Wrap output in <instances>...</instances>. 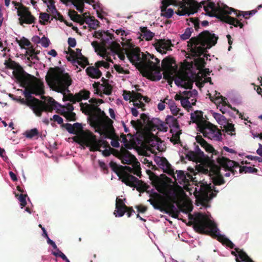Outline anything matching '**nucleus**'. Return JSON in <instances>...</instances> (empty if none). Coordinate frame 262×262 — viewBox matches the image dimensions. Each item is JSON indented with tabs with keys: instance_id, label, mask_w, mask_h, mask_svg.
Returning a JSON list of instances; mask_svg holds the SVG:
<instances>
[{
	"instance_id": "f257e3e1",
	"label": "nucleus",
	"mask_w": 262,
	"mask_h": 262,
	"mask_svg": "<svg viewBox=\"0 0 262 262\" xmlns=\"http://www.w3.org/2000/svg\"><path fill=\"white\" fill-rule=\"evenodd\" d=\"M28 83L18 81L20 85L25 88L24 95L26 98V104L29 106L37 116L40 117L43 112H52L60 105L53 98L49 97L47 102L42 101L32 96L42 95L45 94L44 85L42 82L37 80L36 78L31 75Z\"/></svg>"
},
{
	"instance_id": "f03ea898",
	"label": "nucleus",
	"mask_w": 262,
	"mask_h": 262,
	"mask_svg": "<svg viewBox=\"0 0 262 262\" xmlns=\"http://www.w3.org/2000/svg\"><path fill=\"white\" fill-rule=\"evenodd\" d=\"M218 38L214 34L206 30L202 32L198 36L192 37L188 41V46L191 48L192 54L195 57L193 61L197 69L201 70L205 67L206 63L204 58L201 57V56L203 55L207 59V55L205 54L206 50L214 46Z\"/></svg>"
},
{
	"instance_id": "7ed1b4c3",
	"label": "nucleus",
	"mask_w": 262,
	"mask_h": 262,
	"mask_svg": "<svg viewBox=\"0 0 262 262\" xmlns=\"http://www.w3.org/2000/svg\"><path fill=\"white\" fill-rule=\"evenodd\" d=\"M50 120H53L61 124L69 133L78 135L79 142L89 147L91 151H96L99 149L101 145L104 144L105 146L107 144L105 141L97 140L96 136L91 131L83 130L82 126L79 123H75L73 125L70 123L64 124L63 119L57 115H54L50 118Z\"/></svg>"
},
{
	"instance_id": "20e7f679",
	"label": "nucleus",
	"mask_w": 262,
	"mask_h": 262,
	"mask_svg": "<svg viewBox=\"0 0 262 262\" xmlns=\"http://www.w3.org/2000/svg\"><path fill=\"white\" fill-rule=\"evenodd\" d=\"M189 219L193 220V228L194 230L201 234H205L216 238L217 241L231 249L234 248V244L225 236L220 233L216 224L208 216L202 213H198L195 216L189 214Z\"/></svg>"
},
{
	"instance_id": "39448f33",
	"label": "nucleus",
	"mask_w": 262,
	"mask_h": 262,
	"mask_svg": "<svg viewBox=\"0 0 262 262\" xmlns=\"http://www.w3.org/2000/svg\"><path fill=\"white\" fill-rule=\"evenodd\" d=\"M161 68V71H163V78L169 84H172L174 80L175 84L179 86L186 89H192L193 81L186 72L180 73L173 78L174 74L177 71V66L173 58L168 56L164 58L162 61Z\"/></svg>"
},
{
	"instance_id": "423d86ee",
	"label": "nucleus",
	"mask_w": 262,
	"mask_h": 262,
	"mask_svg": "<svg viewBox=\"0 0 262 262\" xmlns=\"http://www.w3.org/2000/svg\"><path fill=\"white\" fill-rule=\"evenodd\" d=\"M161 4V15L167 18H171L173 14L171 8L167 9L171 5L180 6L176 12L179 15L193 14L197 12V9L201 6L195 0H162Z\"/></svg>"
},
{
	"instance_id": "0eeeda50",
	"label": "nucleus",
	"mask_w": 262,
	"mask_h": 262,
	"mask_svg": "<svg viewBox=\"0 0 262 262\" xmlns=\"http://www.w3.org/2000/svg\"><path fill=\"white\" fill-rule=\"evenodd\" d=\"M50 73L46 76V80L50 88L58 92H64L72 83L70 75L59 67L50 68Z\"/></svg>"
},
{
	"instance_id": "6e6552de",
	"label": "nucleus",
	"mask_w": 262,
	"mask_h": 262,
	"mask_svg": "<svg viewBox=\"0 0 262 262\" xmlns=\"http://www.w3.org/2000/svg\"><path fill=\"white\" fill-rule=\"evenodd\" d=\"M198 4L201 6L197 9V11L202 7V5H203L204 10L208 15L216 17L222 21L233 25L235 27H239L240 28H243L244 25L240 20L229 16V14H231V11L228 10V7L224 8L216 7L214 3H206L205 1Z\"/></svg>"
},
{
	"instance_id": "1a4fd4ad",
	"label": "nucleus",
	"mask_w": 262,
	"mask_h": 262,
	"mask_svg": "<svg viewBox=\"0 0 262 262\" xmlns=\"http://www.w3.org/2000/svg\"><path fill=\"white\" fill-rule=\"evenodd\" d=\"M126 54L129 61L135 66L143 76L150 75L149 69L151 67V62L147 60V55L141 53L139 47L126 51Z\"/></svg>"
},
{
	"instance_id": "9d476101",
	"label": "nucleus",
	"mask_w": 262,
	"mask_h": 262,
	"mask_svg": "<svg viewBox=\"0 0 262 262\" xmlns=\"http://www.w3.org/2000/svg\"><path fill=\"white\" fill-rule=\"evenodd\" d=\"M80 110L82 113L89 115V121L90 125L94 127L95 132H102L103 120L100 118L99 113L102 110L98 106L89 105L88 103H80Z\"/></svg>"
},
{
	"instance_id": "9b49d317",
	"label": "nucleus",
	"mask_w": 262,
	"mask_h": 262,
	"mask_svg": "<svg viewBox=\"0 0 262 262\" xmlns=\"http://www.w3.org/2000/svg\"><path fill=\"white\" fill-rule=\"evenodd\" d=\"M199 130L203 134L204 137L217 141L222 140V133L217 127L210 122L202 123Z\"/></svg>"
},
{
	"instance_id": "f8f14e48",
	"label": "nucleus",
	"mask_w": 262,
	"mask_h": 262,
	"mask_svg": "<svg viewBox=\"0 0 262 262\" xmlns=\"http://www.w3.org/2000/svg\"><path fill=\"white\" fill-rule=\"evenodd\" d=\"M4 64L7 68L14 70L13 74L18 81L28 83L31 75L26 72L18 63L9 58L8 60H5Z\"/></svg>"
},
{
	"instance_id": "ddd939ff",
	"label": "nucleus",
	"mask_w": 262,
	"mask_h": 262,
	"mask_svg": "<svg viewBox=\"0 0 262 262\" xmlns=\"http://www.w3.org/2000/svg\"><path fill=\"white\" fill-rule=\"evenodd\" d=\"M123 50L124 49L121 48L118 43L113 41L107 49L103 50V55H102V56L103 58H105L107 61L112 63H113V61L111 58V56L114 57V59H115V56L116 55L118 56L120 60H124L125 55L122 52Z\"/></svg>"
},
{
	"instance_id": "4468645a",
	"label": "nucleus",
	"mask_w": 262,
	"mask_h": 262,
	"mask_svg": "<svg viewBox=\"0 0 262 262\" xmlns=\"http://www.w3.org/2000/svg\"><path fill=\"white\" fill-rule=\"evenodd\" d=\"M147 60L151 62V67L150 68V74L148 76H145L147 78L152 81L160 80L162 78L161 74V68L160 66V60L155 57L154 55L149 53L147 55Z\"/></svg>"
},
{
	"instance_id": "2eb2a0df",
	"label": "nucleus",
	"mask_w": 262,
	"mask_h": 262,
	"mask_svg": "<svg viewBox=\"0 0 262 262\" xmlns=\"http://www.w3.org/2000/svg\"><path fill=\"white\" fill-rule=\"evenodd\" d=\"M99 116L103 120V128L102 132H97L104 138H112L115 136V129L113 126V121L106 115L103 111L99 113Z\"/></svg>"
},
{
	"instance_id": "dca6fc26",
	"label": "nucleus",
	"mask_w": 262,
	"mask_h": 262,
	"mask_svg": "<svg viewBox=\"0 0 262 262\" xmlns=\"http://www.w3.org/2000/svg\"><path fill=\"white\" fill-rule=\"evenodd\" d=\"M123 183L127 186L135 187L140 192L145 191L149 186L141 180L132 174H127L125 173L123 176Z\"/></svg>"
},
{
	"instance_id": "f3484780",
	"label": "nucleus",
	"mask_w": 262,
	"mask_h": 262,
	"mask_svg": "<svg viewBox=\"0 0 262 262\" xmlns=\"http://www.w3.org/2000/svg\"><path fill=\"white\" fill-rule=\"evenodd\" d=\"M17 15L19 24L22 25L23 24H32L35 23V17L33 16L29 8L24 5H21L20 8H17Z\"/></svg>"
},
{
	"instance_id": "a211bd4d",
	"label": "nucleus",
	"mask_w": 262,
	"mask_h": 262,
	"mask_svg": "<svg viewBox=\"0 0 262 262\" xmlns=\"http://www.w3.org/2000/svg\"><path fill=\"white\" fill-rule=\"evenodd\" d=\"M200 194L202 198L207 200L208 199H212L215 196V194L212 192L213 190L216 193L218 192V191L215 190L214 187L212 188L211 184H208L206 182L200 181Z\"/></svg>"
},
{
	"instance_id": "6ab92c4d",
	"label": "nucleus",
	"mask_w": 262,
	"mask_h": 262,
	"mask_svg": "<svg viewBox=\"0 0 262 262\" xmlns=\"http://www.w3.org/2000/svg\"><path fill=\"white\" fill-rule=\"evenodd\" d=\"M117 157L121 160L124 164H131L137 161L136 157L123 147L120 149Z\"/></svg>"
},
{
	"instance_id": "aec40b11",
	"label": "nucleus",
	"mask_w": 262,
	"mask_h": 262,
	"mask_svg": "<svg viewBox=\"0 0 262 262\" xmlns=\"http://www.w3.org/2000/svg\"><path fill=\"white\" fill-rule=\"evenodd\" d=\"M90 92L89 91L83 90L75 95L72 94L68 95L66 97V100L75 103L76 102L81 101L82 99H88L90 97Z\"/></svg>"
},
{
	"instance_id": "412c9836",
	"label": "nucleus",
	"mask_w": 262,
	"mask_h": 262,
	"mask_svg": "<svg viewBox=\"0 0 262 262\" xmlns=\"http://www.w3.org/2000/svg\"><path fill=\"white\" fill-rule=\"evenodd\" d=\"M216 160L220 166L225 168L226 171H228L235 167H240L238 163L224 157H218Z\"/></svg>"
},
{
	"instance_id": "4be33fe9",
	"label": "nucleus",
	"mask_w": 262,
	"mask_h": 262,
	"mask_svg": "<svg viewBox=\"0 0 262 262\" xmlns=\"http://www.w3.org/2000/svg\"><path fill=\"white\" fill-rule=\"evenodd\" d=\"M155 161L158 166L163 169L164 172L170 176L174 174L173 169L165 158L158 157L155 159Z\"/></svg>"
},
{
	"instance_id": "5701e85b",
	"label": "nucleus",
	"mask_w": 262,
	"mask_h": 262,
	"mask_svg": "<svg viewBox=\"0 0 262 262\" xmlns=\"http://www.w3.org/2000/svg\"><path fill=\"white\" fill-rule=\"evenodd\" d=\"M171 46V42L170 40L161 39L154 43V46L157 51L162 54H166V51L170 49Z\"/></svg>"
},
{
	"instance_id": "b1692460",
	"label": "nucleus",
	"mask_w": 262,
	"mask_h": 262,
	"mask_svg": "<svg viewBox=\"0 0 262 262\" xmlns=\"http://www.w3.org/2000/svg\"><path fill=\"white\" fill-rule=\"evenodd\" d=\"M196 141L206 152L211 153L212 155H219V152L215 150L213 146L208 143L200 135H197L195 137Z\"/></svg>"
},
{
	"instance_id": "393cba45",
	"label": "nucleus",
	"mask_w": 262,
	"mask_h": 262,
	"mask_svg": "<svg viewBox=\"0 0 262 262\" xmlns=\"http://www.w3.org/2000/svg\"><path fill=\"white\" fill-rule=\"evenodd\" d=\"M195 151H188L186 157L191 161L196 162L204 157V152L200 149L198 145L195 148Z\"/></svg>"
},
{
	"instance_id": "a878e982",
	"label": "nucleus",
	"mask_w": 262,
	"mask_h": 262,
	"mask_svg": "<svg viewBox=\"0 0 262 262\" xmlns=\"http://www.w3.org/2000/svg\"><path fill=\"white\" fill-rule=\"evenodd\" d=\"M104 33H104L103 36L101 39V42L103 46L101 49L102 53V55H103V50L104 49H107L111 46V43L114 41H110L114 39L113 34L110 33L108 31H105Z\"/></svg>"
},
{
	"instance_id": "bb28decb",
	"label": "nucleus",
	"mask_w": 262,
	"mask_h": 262,
	"mask_svg": "<svg viewBox=\"0 0 262 262\" xmlns=\"http://www.w3.org/2000/svg\"><path fill=\"white\" fill-rule=\"evenodd\" d=\"M191 120L193 123L197 124L199 129L200 128L202 123L206 122L203 117V112L201 111H196L191 114Z\"/></svg>"
},
{
	"instance_id": "cd10ccee",
	"label": "nucleus",
	"mask_w": 262,
	"mask_h": 262,
	"mask_svg": "<svg viewBox=\"0 0 262 262\" xmlns=\"http://www.w3.org/2000/svg\"><path fill=\"white\" fill-rule=\"evenodd\" d=\"M127 207L122 199L117 198L116 202V210L114 212V214H115L116 216H117L115 212H117L118 214V216L121 217L123 216L125 213L124 209L127 208Z\"/></svg>"
},
{
	"instance_id": "c85d7f7f",
	"label": "nucleus",
	"mask_w": 262,
	"mask_h": 262,
	"mask_svg": "<svg viewBox=\"0 0 262 262\" xmlns=\"http://www.w3.org/2000/svg\"><path fill=\"white\" fill-rule=\"evenodd\" d=\"M110 166L112 170L116 173V174L119 177V179L121 180V181L123 182V176L125 173L127 174H130L129 173H128L126 171H123V172H121L122 171V165H118L116 162L114 161H111L110 164Z\"/></svg>"
},
{
	"instance_id": "c756f323",
	"label": "nucleus",
	"mask_w": 262,
	"mask_h": 262,
	"mask_svg": "<svg viewBox=\"0 0 262 262\" xmlns=\"http://www.w3.org/2000/svg\"><path fill=\"white\" fill-rule=\"evenodd\" d=\"M86 72L88 75L93 78H99L102 76L101 72L94 67H89L86 68Z\"/></svg>"
},
{
	"instance_id": "7c9ffc66",
	"label": "nucleus",
	"mask_w": 262,
	"mask_h": 262,
	"mask_svg": "<svg viewBox=\"0 0 262 262\" xmlns=\"http://www.w3.org/2000/svg\"><path fill=\"white\" fill-rule=\"evenodd\" d=\"M148 201L155 209L159 210L161 211H164L165 203L163 201L150 199Z\"/></svg>"
},
{
	"instance_id": "2f4dec72",
	"label": "nucleus",
	"mask_w": 262,
	"mask_h": 262,
	"mask_svg": "<svg viewBox=\"0 0 262 262\" xmlns=\"http://www.w3.org/2000/svg\"><path fill=\"white\" fill-rule=\"evenodd\" d=\"M140 30L142 33L141 36L146 40H151L155 35V34L148 30L146 27H141Z\"/></svg>"
},
{
	"instance_id": "473e14b6",
	"label": "nucleus",
	"mask_w": 262,
	"mask_h": 262,
	"mask_svg": "<svg viewBox=\"0 0 262 262\" xmlns=\"http://www.w3.org/2000/svg\"><path fill=\"white\" fill-rule=\"evenodd\" d=\"M73 63H77L83 68H84L86 66L89 64L88 58L84 57L82 54H80L79 56H77L73 61Z\"/></svg>"
},
{
	"instance_id": "72a5a7b5",
	"label": "nucleus",
	"mask_w": 262,
	"mask_h": 262,
	"mask_svg": "<svg viewBox=\"0 0 262 262\" xmlns=\"http://www.w3.org/2000/svg\"><path fill=\"white\" fill-rule=\"evenodd\" d=\"M166 123L169 127L179 128V124L176 118L172 116H167L165 119Z\"/></svg>"
},
{
	"instance_id": "f704fd0d",
	"label": "nucleus",
	"mask_w": 262,
	"mask_h": 262,
	"mask_svg": "<svg viewBox=\"0 0 262 262\" xmlns=\"http://www.w3.org/2000/svg\"><path fill=\"white\" fill-rule=\"evenodd\" d=\"M70 13H73V16L70 13V17L72 20L78 22L81 25H83L85 23L84 19L80 15L77 14V13L74 10L70 11Z\"/></svg>"
},
{
	"instance_id": "c9c22d12",
	"label": "nucleus",
	"mask_w": 262,
	"mask_h": 262,
	"mask_svg": "<svg viewBox=\"0 0 262 262\" xmlns=\"http://www.w3.org/2000/svg\"><path fill=\"white\" fill-rule=\"evenodd\" d=\"M228 10L229 11H231V13L232 12H234L235 16L238 17L242 16L245 19H248L250 17V13L249 11H237L232 8H228Z\"/></svg>"
},
{
	"instance_id": "e433bc0d",
	"label": "nucleus",
	"mask_w": 262,
	"mask_h": 262,
	"mask_svg": "<svg viewBox=\"0 0 262 262\" xmlns=\"http://www.w3.org/2000/svg\"><path fill=\"white\" fill-rule=\"evenodd\" d=\"M236 251L238 253V256L244 262H254L252 259L244 252L243 250L239 248L236 249Z\"/></svg>"
},
{
	"instance_id": "4c0bfd02",
	"label": "nucleus",
	"mask_w": 262,
	"mask_h": 262,
	"mask_svg": "<svg viewBox=\"0 0 262 262\" xmlns=\"http://www.w3.org/2000/svg\"><path fill=\"white\" fill-rule=\"evenodd\" d=\"M61 115L66 118L69 121H74L76 120V114L73 112H66L63 111L60 113Z\"/></svg>"
},
{
	"instance_id": "58836bf2",
	"label": "nucleus",
	"mask_w": 262,
	"mask_h": 262,
	"mask_svg": "<svg viewBox=\"0 0 262 262\" xmlns=\"http://www.w3.org/2000/svg\"><path fill=\"white\" fill-rule=\"evenodd\" d=\"M102 140L105 141L107 143H108L106 140ZM104 144H102L100 146L99 149L97 150V151H102V155L105 157H108L111 155L110 149H113L111 148V147L109 145V144L107 143V145L104 146Z\"/></svg>"
},
{
	"instance_id": "ea45409f",
	"label": "nucleus",
	"mask_w": 262,
	"mask_h": 262,
	"mask_svg": "<svg viewBox=\"0 0 262 262\" xmlns=\"http://www.w3.org/2000/svg\"><path fill=\"white\" fill-rule=\"evenodd\" d=\"M71 3L76 7V9L80 13L84 10L83 0H70Z\"/></svg>"
},
{
	"instance_id": "a19ab883",
	"label": "nucleus",
	"mask_w": 262,
	"mask_h": 262,
	"mask_svg": "<svg viewBox=\"0 0 262 262\" xmlns=\"http://www.w3.org/2000/svg\"><path fill=\"white\" fill-rule=\"evenodd\" d=\"M160 139L154 134H151L145 138L146 142L150 145L153 146Z\"/></svg>"
},
{
	"instance_id": "79ce46f5",
	"label": "nucleus",
	"mask_w": 262,
	"mask_h": 262,
	"mask_svg": "<svg viewBox=\"0 0 262 262\" xmlns=\"http://www.w3.org/2000/svg\"><path fill=\"white\" fill-rule=\"evenodd\" d=\"M133 169L132 173L139 177H141V168L140 167V164L139 162L136 161L133 164Z\"/></svg>"
},
{
	"instance_id": "37998d69",
	"label": "nucleus",
	"mask_w": 262,
	"mask_h": 262,
	"mask_svg": "<svg viewBox=\"0 0 262 262\" xmlns=\"http://www.w3.org/2000/svg\"><path fill=\"white\" fill-rule=\"evenodd\" d=\"M16 41L21 49L25 48V46L29 47L31 45L30 41L25 37H23L20 40L16 38Z\"/></svg>"
},
{
	"instance_id": "c03bdc74",
	"label": "nucleus",
	"mask_w": 262,
	"mask_h": 262,
	"mask_svg": "<svg viewBox=\"0 0 262 262\" xmlns=\"http://www.w3.org/2000/svg\"><path fill=\"white\" fill-rule=\"evenodd\" d=\"M161 122V120H160L159 119L153 118L151 119H150L148 126L151 130H155L154 128H157Z\"/></svg>"
},
{
	"instance_id": "a18cd8bd",
	"label": "nucleus",
	"mask_w": 262,
	"mask_h": 262,
	"mask_svg": "<svg viewBox=\"0 0 262 262\" xmlns=\"http://www.w3.org/2000/svg\"><path fill=\"white\" fill-rule=\"evenodd\" d=\"M101 87L103 88V89L102 90L103 94L106 95H110L112 94L113 88L109 83H102L101 84Z\"/></svg>"
},
{
	"instance_id": "49530a36",
	"label": "nucleus",
	"mask_w": 262,
	"mask_h": 262,
	"mask_svg": "<svg viewBox=\"0 0 262 262\" xmlns=\"http://www.w3.org/2000/svg\"><path fill=\"white\" fill-rule=\"evenodd\" d=\"M50 15L47 13L41 12L39 16V23L42 25H45L46 22H50L49 20Z\"/></svg>"
},
{
	"instance_id": "de8ad7c7",
	"label": "nucleus",
	"mask_w": 262,
	"mask_h": 262,
	"mask_svg": "<svg viewBox=\"0 0 262 262\" xmlns=\"http://www.w3.org/2000/svg\"><path fill=\"white\" fill-rule=\"evenodd\" d=\"M257 171V169L255 168L248 166H242L240 167L239 172L243 173H255Z\"/></svg>"
},
{
	"instance_id": "09e8293b",
	"label": "nucleus",
	"mask_w": 262,
	"mask_h": 262,
	"mask_svg": "<svg viewBox=\"0 0 262 262\" xmlns=\"http://www.w3.org/2000/svg\"><path fill=\"white\" fill-rule=\"evenodd\" d=\"M38 134V130L36 128L31 129L29 130H27L25 132V135L26 138L31 139L33 137L37 136Z\"/></svg>"
},
{
	"instance_id": "8fccbe9b",
	"label": "nucleus",
	"mask_w": 262,
	"mask_h": 262,
	"mask_svg": "<svg viewBox=\"0 0 262 262\" xmlns=\"http://www.w3.org/2000/svg\"><path fill=\"white\" fill-rule=\"evenodd\" d=\"M189 99H187L185 97L183 98L181 100V104L185 108H190L191 107V105H195L196 100H194V101L190 103V101L188 100Z\"/></svg>"
},
{
	"instance_id": "3c124183",
	"label": "nucleus",
	"mask_w": 262,
	"mask_h": 262,
	"mask_svg": "<svg viewBox=\"0 0 262 262\" xmlns=\"http://www.w3.org/2000/svg\"><path fill=\"white\" fill-rule=\"evenodd\" d=\"M193 32L192 28H187L185 29V32L181 35V38L182 40H186L188 39Z\"/></svg>"
},
{
	"instance_id": "603ef678",
	"label": "nucleus",
	"mask_w": 262,
	"mask_h": 262,
	"mask_svg": "<svg viewBox=\"0 0 262 262\" xmlns=\"http://www.w3.org/2000/svg\"><path fill=\"white\" fill-rule=\"evenodd\" d=\"M66 53L70 54V56L67 58L68 61H72V62L78 56V54L76 53V52L71 49L70 48H69L68 52H66Z\"/></svg>"
},
{
	"instance_id": "864d4df0",
	"label": "nucleus",
	"mask_w": 262,
	"mask_h": 262,
	"mask_svg": "<svg viewBox=\"0 0 262 262\" xmlns=\"http://www.w3.org/2000/svg\"><path fill=\"white\" fill-rule=\"evenodd\" d=\"M225 181L222 176L219 175L213 179V183L215 185H221L225 183Z\"/></svg>"
},
{
	"instance_id": "5fc2aeb1",
	"label": "nucleus",
	"mask_w": 262,
	"mask_h": 262,
	"mask_svg": "<svg viewBox=\"0 0 262 262\" xmlns=\"http://www.w3.org/2000/svg\"><path fill=\"white\" fill-rule=\"evenodd\" d=\"M183 95H184L185 98L189 99L190 97L196 96L198 94V92L195 90L192 91H185L182 93Z\"/></svg>"
},
{
	"instance_id": "6e6d98bb",
	"label": "nucleus",
	"mask_w": 262,
	"mask_h": 262,
	"mask_svg": "<svg viewBox=\"0 0 262 262\" xmlns=\"http://www.w3.org/2000/svg\"><path fill=\"white\" fill-rule=\"evenodd\" d=\"M225 128L227 133H228L229 132H230V133L229 134L231 136L235 135V133H233V132H235V129L234 127V125L232 123H228L226 126L225 127Z\"/></svg>"
},
{
	"instance_id": "4d7b16f0",
	"label": "nucleus",
	"mask_w": 262,
	"mask_h": 262,
	"mask_svg": "<svg viewBox=\"0 0 262 262\" xmlns=\"http://www.w3.org/2000/svg\"><path fill=\"white\" fill-rule=\"evenodd\" d=\"M177 177L178 180L182 182H185L187 180L186 174L184 171L182 170L176 171Z\"/></svg>"
},
{
	"instance_id": "13d9d810",
	"label": "nucleus",
	"mask_w": 262,
	"mask_h": 262,
	"mask_svg": "<svg viewBox=\"0 0 262 262\" xmlns=\"http://www.w3.org/2000/svg\"><path fill=\"white\" fill-rule=\"evenodd\" d=\"M133 96H132V101L135 102L137 101H141L143 96L140 93H136L134 91H132Z\"/></svg>"
},
{
	"instance_id": "bf43d9fd",
	"label": "nucleus",
	"mask_w": 262,
	"mask_h": 262,
	"mask_svg": "<svg viewBox=\"0 0 262 262\" xmlns=\"http://www.w3.org/2000/svg\"><path fill=\"white\" fill-rule=\"evenodd\" d=\"M170 109L171 112V113L173 115H177L178 114L180 109L177 107V106L175 105L174 102L172 101V103L170 105Z\"/></svg>"
},
{
	"instance_id": "052dcab7",
	"label": "nucleus",
	"mask_w": 262,
	"mask_h": 262,
	"mask_svg": "<svg viewBox=\"0 0 262 262\" xmlns=\"http://www.w3.org/2000/svg\"><path fill=\"white\" fill-rule=\"evenodd\" d=\"M114 68L115 70L118 72L119 73L121 74H128V70H124L122 67H121L120 65L118 64H114Z\"/></svg>"
},
{
	"instance_id": "680f3d73",
	"label": "nucleus",
	"mask_w": 262,
	"mask_h": 262,
	"mask_svg": "<svg viewBox=\"0 0 262 262\" xmlns=\"http://www.w3.org/2000/svg\"><path fill=\"white\" fill-rule=\"evenodd\" d=\"M167 124L165 122H164L161 121V122L159 124V126L157 128V129L160 131L166 132L167 131L168 126H167Z\"/></svg>"
},
{
	"instance_id": "e2e57ef3",
	"label": "nucleus",
	"mask_w": 262,
	"mask_h": 262,
	"mask_svg": "<svg viewBox=\"0 0 262 262\" xmlns=\"http://www.w3.org/2000/svg\"><path fill=\"white\" fill-rule=\"evenodd\" d=\"M93 20L92 21L91 24H89V26H88L90 28V30L91 29H96L99 25L100 23L98 20L96 19L95 18H93Z\"/></svg>"
},
{
	"instance_id": "0e129e2a",
	"label": "nucleus",
	"mask_w": 262,
	"mask_h": 262,
	"mask_svg": "<svg viewBox=\"0 0 262 262\" xmlns=\"http://www.w3.org/2000/svg\"><path fill=\"white\" fill-rule=\"evenodd\" d=\"M26 196L27 194H20L18 197V200L20 202L21 208L25 207L27 205V202L26 200Z\"/></svg>"
},
{
	"instance_id": "69168bd1",
	"label": "nucleus",
	"mask_w": 262,
	"mask_h": 262,
	"mask_svg": "<svg viewBox=\"0 0 262 262\" xmlns=\"http://www.w3.org/2000/svg\"><path fill=\"white\" fill-rule=\"evenodd\" d=\"M57 251L52 252V254L56 257H60L63 260L67 259V256L58 249H56Z\"/></svg>"
},
{
	"instance_id": "338daca9",
	"label": "nucleus",
	"mask_w": 262,
	"mask_h": 262,
	"mask_svg": "<svg viewBox=\"0 0 262 262\" xmlns=\"http://www.w3.org/2000/svg\"><path fill=\"white\" fill-rule=\"evenodd\" d=\"M166 208L167 211V212H171L177 210L174 205L172 203L166 204L165 203L164 209Z\"/></svg>"
},
{
	"instance_id": "774afa93",
	"label": "nucleus",
	"mask_w": 262,
	"mask_h": 262,
	"mask_svg": "<svg viewBox=\"0 0 262 262\" xmlns=\"http://www.w3.org/2000/svg\"><path fill=\"white\" fill-rule=\"evenodd\" d=\"M170 141L173 143L174 144H178L180 142V133H176L173 135L170 139Z\"/></svg>"
}]
</instances>
